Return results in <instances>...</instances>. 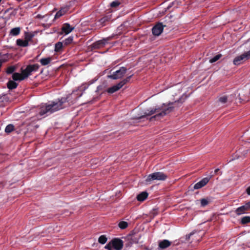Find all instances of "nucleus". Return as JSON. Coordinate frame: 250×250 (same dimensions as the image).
Masks as SVG:
<instances>
[{
    "label": "nucleus",
    "mask_w": 250,
    "mask_h": 250,
    "mask_svg": "<svg viewBox=\"0 0 250 250\" xmlns=\"http://www.w3.org/2000/svg\"><path fill=\"white\" fill-rule=\"evenodd\" d=\"M183 103L181 99L174 102L169 103L168 104H164L161 107H150L146 110L144 116H151L154 115L152 118L159 119L171 112L175 107L179 106Z\"/></svg>",
    "instance_id": "obj_1"
},
{
    "label": "nucleus",
    "mask_w": 250,
    "mask_h": 250,
    "mask_svg": "<svg viewBox=\"0 0 250 250\" xmlns=\"http://www.w3.org/2000/svg\"><path fill=\"white\" fill-rule=\"evenodd\" d=\"M67 99L62 98L58 101L51 102L48 104H42L41 105L39 109L38 118L40 117H45L55 111H58L64 108L63 104L67 102Z\"/></svg>",
    "instance_id": "obj_2"
},
{
    "label": "nucleus",
    "mask_w": 250,
    "mask_h": 250,
    "mask_svg": "<svg viewBox=\"0 0 250 250\" xmlns=\"http://www.w3.org/2000/svg\"><path fill=\"white\" fill-rule=\"evenodd\" d=\"M167 178V175L162 172H156L147 176L146 179L147 184H150L154 180L164 181Z\"/></svg>",
    "instance_id": "obj_3"
},
{
    "label": "nucleus",
    "mask_w": 250,
    "mask_h": 250,
    "mask_svg": "<svg viewBox=\"0 0 250 250\" xmlns=\"http://www.w3.org/2000/svg\"><path fill=\"white\" fill-rule=\"evenodd\" d=\"M123 247V241L119 238H114L105 246V248L108 250H121Z\"/></svg>",
    "instance_id": "obj_4"
},
{
    "label": "nucleus",
    "mask_w": 250,
    "mask_h": 250,
    "mask_svg": "<svg viewBox=\"0 0 250 250\" xmlns=\"http://www.w3.org/2000/svg\"><path fill=\"white\" fill-rule=\"evenodd\" d=\"M250 59V50L248 51L245 52L240 55L236 57L233 61V63L235 65H239L247 60Z\"/></svg>",
    "instance_id": "obj_5"
},
{
    "label": "nucleus",
    "mask_w": 250,
    "mask_h": 250,
    "mask_svg": "<svg viewBox=\"0 0 250 250\" xmlns=\"http://www.w3.org/2000/svg\"><path fill=\"white\" fill-rule=\"evenodd\" d=\"M132 76H130L126 78L123 80L122 81L119 82L118 83H117L116 85H113V86L109 87L107 89V91L108 93L112 94L113 93L118 90H119L120 89H121L125 83H126L128 82H129L130 79Z\"/></svg>",
    "instance_id": "obj_6"
},
{
    "label": "nucleus",
    "mask_w": 250,
    "mask_h": 250,
    "mask_svg": "<svg viewBox=\"0 0 250 250\" xmlns=\"http://www.w3.org/2000/svg\"><path fill=\"white\" fill-rule=\"evenodd\" d=\"M236 94H238L239 102H241L242 101H248L249 99L245 97L244 92L243 91H241V92L238 93L237 92L236 93H233L228 95H227L228 98V101H229V103H230L234 101L236 99Z\"/></svg>",
    "instance_id": "obj_7"
},
{
    "label": "nucleus",
    "mask_w": 250,
    "mask_h": 250,
    "mask_svg": "<svg viewBox=\"0 0 250 250\" xmlns=\"http://www.w3.org/2000/svg\"><path fill=\"white\" fill-rule=\"evenodd\" d=\"M127 69L125 67H121L119 70L114 72L111 75H108V78L117 80L122 78L126 73Z\"/></svg>",
    "instance_id": "obj_8"
},
{
    "label": "nucleus",
    "mask_w": 250,
    "mask_h": 250,
    "mask_svg": "<svg viewBox=\"0 0 250 250\" xmlns=\"http://www.w3.org/2000/svg\"><path fill=\"white\" fill-rule=\"evenodd\" d=\"M39 68V65L38 64H34L28 65L26 68L22 70L23 75H24L25 78L30 76L33 72L38 71Z\"/></svg>",
    "instance_id": "obj_9"
},
{
    "label": "nucleus",
    "mask_w": 250,
    "mask_h": 250,
    "mask_svg": "<svg viewBox=\"0 0 250 250\" xmlns=\"http://www.w3.org/2000/svg\"><path fill=\"white\" fill-rule=\"evenodd\" d=\"M250 209V202L246 203L245 205L238 208L235 210V212L237 215L245 213L247 211Z\"/></svg>",
    "instance_id": "obj_10"
},
{
    "label": "nucleus",
    "mask_w": 250,
    "mask_h": 250,
    "mask_svg": "<svg viewBox=\"0 0 250 250\" xmlns=\"http://www.w3.org/2000/svg\"><path fill=\"white\" fill-rule=\"evenodd\" d=\"M164 30V25L161 23L156 24L152 29V32L154 35L159 36Z\"/></svg>",
    "instance_id": "obj_11"
},
{
    "label": "nucleus",
    "mask_w": 250,
    "mask_h": 250,
    "mask_svg": "<svg viewBox=\"0 0 250 250\" xmlns=\"http://www.w3.org/2000/svg\"><path fill=\"white\" fill-rule=\"evenodd\" d=\"M111 38V37H108L97 41L94 43V47L95 48H99L104 46L106 44L108 43V42L110 41Z\"/></svg>",
    "instance_id": "obj_12"
},
{
    "label": "nucleus",
    "mask_w": 250,
    "mask_h": 250,
    "mask_svg": "<svg viewBox=\"0 0 250 250\" xmlns=\"http://www.w3.org/2000/svg\"><path fill=\"white\" fill-rule=\"evenodd\" d=\"M74 29V27H71L70 25L68 23L63 24L62 28L61 34H64L66 35L71 32Z\"/></svg>",
    "instance_id": "obj_13"
},
{
    "label": "nucleus",
    "mask_w": 250,
    "mask_h": 250,
    "mask_svg": "<svg viewBox=\"0 0 250 250\" xmlns=\"http://www.w3.org/2000/svg\"><path fill=\"white\" fill-rule=\"evenodd\" d=\"M210 178L206 177L202 179L194 186V189H197L205 186L209 181Z\"/></svg>",
    "instance_id": "obj_14"
},
{
    "label": "nucleus",
    "mask_w": 250,
    "mask_h": 250,
    "mask_svg": "<svg viewBox=\"0 0 250 250\" xmlns=\"http://www.w3.org/2000/svg\"><path fill=\"white\" fill-rule=\"evenodd\" d=\"M248 152V149L243 150L242 148L239 149L236 151L235 156L232 159V160L236 159L241 158L242 157L245 156L247 154Z\"/></svg>",
    "instance_id": "obj_15"
},
{
    "label": "nucleus",
    "mask_w": 250,
    "mask_h": 250,
    "mask_svg": "<svg viewBox=\"0 0 250 250\" xmlns=\"http://www.w3.org/2000/svg\"><path fill=\"white\" fill-rule=\"evenodd\" d=\"M171 245V242L168 240H163L159 242V248L160 249H166Z\"/></svg>",
    "instance_id": "obj_16"
},
{
    "label": "nucleus",
    "mask_w": 250,
    "mask_h": 250,
    "mask_svg": "<svg viewBox=\"0 0 250 250\" xmlns=\"http://www.w3.org/2000/svg\"><path fill=\"white\" fill-rule=\"evenodd\" d=\"M69 10L68 6H65L62 8L58 12H57L55 16V19H58L60 17L65 14L66 12Z\"/></svg>",
    "instance_id": "obj_17"
},
{
    "label": "nucleus",
    "mask_w": 250,
    "mask_h": 250,
    "mask_svg": "<svg viewBox=\"0 0 250 250\" xmlns=\"http://www.w3.org/2000/svg\"><path fill=\"white\" fill-rule=\"evenodd\" d=\"M111 18V16L110 15H107L103 18H101L98 21V24L99 26H103L105 25V23L106 21H109Z\"/></svg>",
    "instance_id": "obj_18"
},
{
    "label": "nucleus",
    "mask_w": 250,
    "mask_h": 250,
    "mask_svg": "<svg viewBox=\"0 0 250 250\" xmlns=\"http://www.w3.org/2000/svg\"><path fill=\"white\" fill-rule=\"evenodd\" d=\"M12 79L14 81H22L25 79L24 75H23L22 71L21 73H14L12 75Z\"/></svg>",
    "instance_id": "obj_19"
},
{
    "label": "nucleus",
    "mask_w": 250,
    "mask_h": 250,
    "mask_svg": "<svg viewBox=\"0 0 250 250\" xmlns=\"http://www.w3.org/2000/svg\"><path fill=\"white\" fill-rule=\"evenodd\" d=\"M148 196V193L144 191L138 194L137 196V199L139 201H144Z\"/></svg>",
    "instance_id": "obj_20"
},
{
    "label": "nucleus",
    "mask_w": 250,
    "mask_h": 250,
    "mask_svg": "<svg viewBox=\"0 0 250 250\" xmlns=\"http://www.w3.org/2000/svg\"><path fill=\"white\" fill-rule=\"evenodd\" d=\"M17 44L21 47H26L28 45L27 40H23L21 39H18L16 41Z\"/></svg>",
    "instance_id": "obj_21"
},
{
    "label": "nucleus",
    "mask_w": 250,
    "mask_h": 250,
    "mask_svg": "<svg viewBox=\"0 0 250 250\" xmlns=\"http://www.w3.org/2000/svg\"><path fill=\"white\" fill-rule=\"evenodd\" d=\"M21 32V28L20 27L13 28L10 31V35L13 36L18 35Z\"/></svg>",
    "instance_id": "obj_22"
},
{
    "label": "nucleus",
    "mask_w": 250,
    "mask_h": 250,
    "mask_svg": "<svg viewBox=\"0 0 250 250\" xmlns=\"http://www.w3.org/2000/svg\"><path fill=\"white\" fill-rule=\"evenodd\" d=\"M7 86L8 88L9 89H13L17 87L18 84L15 82V81L10 80L8 82Z\"/></svg>",
    "instance_id": "obj_23"
},
{
    "label": "nucleus",
    "mask_w": 250,
    "mask_h": 250,
    "mask_svg": "<svg viewBox=\"0 0 250 250\" xmlns=\"http://www.w3.org/2000/svg\"><path fill=\"white\" fill-rule=\"evenodd\" d=\"M51 61V58L50 57L42 58L40 61L42 65H46L48 64Z\"/></svg>",
    "instance_id": "obj_24"
},
{
    "label": "nucleus",
    "mask_w": 250,
    "mask_h": 250,
    "mask_svg": "<svg viewBox=\"0 0 250 250\" xmlns=\"http://www.w3.org/2000/svg\"><path fill=\"white\" fill-rule=\"evenodd\" d=\"M218 101L221 104H229V101H228V98L227 95H223L221 96L219 98Z\"/></svg>",
    "instance_id": "obj_25"
},
{
    "label": "nucleus",
    "mask_w": 250,
    "mask_h": 250,
    "mask_svg": "<svg viewBox=\"0 0 250 250\" xmlns=\"http://www.w3.org/2000/svg\"><path fill=\"white\" fill-rule=\"evenodd\" d=\"M8 60V56L7 54L3 55L0 58V68L3 62H7Z\"/></svg>",
    "instance_id": "obj_26"
},
{
    "label": "nucleus",
    "mask_w": 250,
    "mask_h": 250,
    "mask_svg": "<svg viewBox=\"0 0 250 250\" xmlns=\"http://www.w3.org/2000/svg\"><path fill=\"white\" fill-rule=\"evenodd\" d=\"M14 125H13L9 124L6 126L5 128V131L6 133H10L14 130Z\"/></svg>",
    "instance_id": "obj_27"
},
{
    "label": "nucleus",
    "mask_w": 250,
    "mask_h": 250,
    "mask_svg": "<svg viewBox=\"0 0 250 250\" xmlns=\"http://www.w3.org/2000/svg\"><path fill=\"white\" fill-rule=\"evenodd\" d=\"M119 227L121 229H125L128 226V223L125 221H121L118 224Z\"/></svg>",
    "instance_id": "obj_28"
},
{
    "label": "nucleus",
    "mask_w": 250,
    "mask_h": 250,
    "mask_svg": "<svg viewBox=\"0 0 250 250\" xmlns=\"http://www.w3.org/2000/svg\"><path fill=\"white\" fill-rule=\"evenodd\" d=\"M98 241L100 243L102 244H105L107 241L106 237L104 235H101L99 238Z\"/></svg>",
    "instance_id": "obj_29"
},
{
    "label": "nucleus",
    "mask_w": 250,
    "mask_h": 250,
    "mask_svg": "<svg viewBox=\"0 0 250 250\" xmlns=\"http://www.w3.org/2000/svg\"><path fill=\"white\" fill-rule=\"evenodd\" d=\"M221 54L216 55V56L213 57L212 58L210 59L209 62L213 63V62H216L221 58Z\"/></svg>",
    "instance_id": "obj_30"
},
{
    "label": "nucleus",
    "mask_w": 250,
    "mask_h": 250,
    "mask_svg": "<svg viewBox=\"0 0 250 250\" xmlns=\"http://www.w3.org/2000/svg\"><path fill=\"white\" fill-rule=\"evenodd\" d=\"M62 47V43L61 42H58L55 44V50L56 52L59 51Z\"/></svg>",
    "instance_id": "obj_31"
},
{
    "label": "nucleus",
    "mask_w": 250,
    "mask_h": 250,
    "mask_svg": "<svg viewBox=\"0 0 250 250\" xmlns=\"http://www.w3.org/2000/svg\"><path fill=\"white\" fill-rule=\"evenodd\" d=\"M73 40V37L72 36H70L67 39H65L63 41L64 44L68 45L70 44Z\"/></svg>",
    "instance_id": "obj_32"
},
{
    "label": "nucleus",
    "mask_w": 250,
    "mask_h": 250,
    "mask_svg": "<svg viewBox=\"0 0 250 250\" xmlns=\"http://www.w3.org/2000/svg\"><path fill=\"white\" fill-rule=\"evenodd\" d=\"M249 222H250V216H245L243 217L241 219V223L243 224H246Z\"/></svg>",
    "instance_id": "obj_33"
},
{
    "label": "nucleus",
    "mask_w": 250,
    "mask_h": 250,
    "mask_svg": "<svg viewBox=\"0 0 250 250\" xmlns=\"http://www.w3.org/2000/svg\"><path fill=\"white\" fill-rule=\"evenodd\" d=\"M15 69H16V68L14 66H9L7 69L6 73L7 74H12L15 70Z\"/></svg>",
    "instance_id": "obj_34"
},
{
    "label": "nucleus",
    "mask_w": 250,
    "mask_h": 250,
    "mask_svg": "<svg viewBox=\"0 0 250 250\" xmlns=\"http://www.w3.org/2000/svg\"><path fill=\"white\" fill-rule=\"evenodd\" d=\"M201 205L202 207H205L208 204V200L207 199H202L200 200Z\"/></svg>",
    "instance_id": "obj_35"
},
{
    "label": "nucleus",
    "mask_w": 250,
    "mask_h": 250,
    "mask_svg": "<svg viewBox=\"0 0 250 250\" xmlns=\"http://www.w3.org/2000/svg\"><path fill=\"white\" fill-rule=\"evenodd\" d=\"M120 4V2L118 0H115L110 3V6L112 7H116Z\"/></svg>",
    "instance_id": "obj_36"
},
{
    "label": "nucleus",
    "mask_w": 250,
    "mask_h": 250,
    "mask_svg": "<svg viewBox=\"0 0 250 250\" xmlns=\"http://www.w3.org/2000/svg\"><path fill=\"white\" fill-rule=\"evenodd\" d=\"M33 36L27 34L25 35V40H27L28 42L32 39Z\"/></svg>",
    "instance_id": "obj_37"
},
{
    "label": "nucleus",
    "mask_w": 250,
    "mask_h": 250,
    "mask_svg": "<svg viewBox=\"0 0 250 250\" xmlns=\"http://www.w3.org/2000/svg\"><path fill=\"white\" fill-rule=\"evenodd\" d=\"M247 193L248 195H250V187H249L247 188Z\"/></svg>",
    "instance_id": "obj_38"
},
{
    "label": "nucleus",
    "mask_w": 250,
    "mask_h": 250,
    "mask_svg": "<svg viewBox=\"0 0 250 250\" xmlns=\"http://www.w3.org/2000/svg\"><path fill=\"white\" fill-rule=\"evenodd\" d=\"M194 234V232H191V233L188 235V238H189V237H190V236H191L193 235Z\"/></svg>",
    "instance_id": "obj_39"
},
{
    "label": "nucleus",
    "mask_w": 250,
    "mask_h": 250,
    "mask_svg": "<svg viewBox=\"0 0 250 250\" xmlns=\"http://www.w3.org/2000/svg\"><path fill=\"white\" fill-rule=\"evenodd\" d=\"M219 170V168H216V169L215 170V171H214V173H215V174H216V173H217V172Z\"/></svg>",
    "instance_id": "obj_40"
},
{
    "label": "nucleus",
    "mask_w": 250,
    "mask_h": 250,
    "mask_svg": "<svg viewBox=\"0 0 250 250\" xmlns=\"http://www.w3.org/2000/svg\"><path fill=\"white\" fill-rule=\"evenodd\" d=\"M1 0H0V2H1Z\"/></svg>",
    "instance_id": "obj_41"
}]
</instances>
